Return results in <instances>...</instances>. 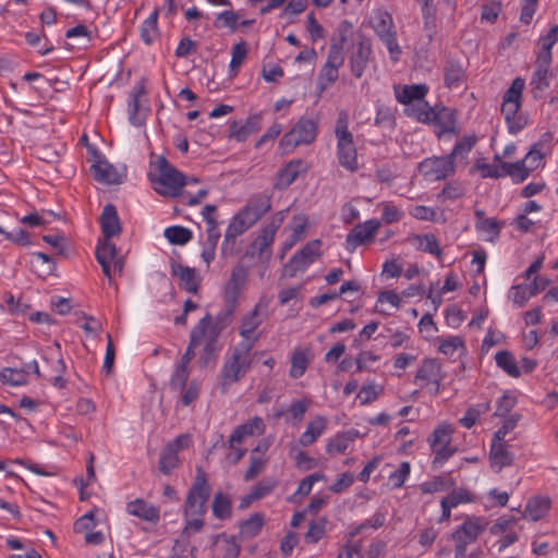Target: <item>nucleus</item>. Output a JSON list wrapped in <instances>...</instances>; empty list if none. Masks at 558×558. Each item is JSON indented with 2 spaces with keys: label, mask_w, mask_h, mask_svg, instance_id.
Here are the masks:
<instances>
[{
  "label": "nucleus",
  "mask_w": 558,
  "mask_h": 558,
  "mask_svg": "<svg viewBox=\"0 0 558 558\" xmlns=\"http://www.w3.org/2000/svg\"><path fill=\"white\" fill-rule=\"evenodd\" d=\"M210 485L207 474L203 468H196L195 478L187 490L183 506L184 534L197 533L204 526V515L206 514V504L210 497Z\"/></svg>",
  "instance_id": "nucleus-1"
},
{
  "label": "nucleus",
  "mask_w": 558,
  "mask_h": 558,
  "mask_svg": "<svg viewBox=\"0 0 558 558\" xmlns=\"http://www.w3.org/2000/svg\"><path fill=\"white\" fill-rule=\"evenodd\" d=\"M254 340H242L234 345L230 353L225 357L220 375L219 387L222 392L240 381L252 368L254 356L258 353H252Z\"/></svg>",
  "instance_id": "nucleus-2"
},
{
  "label": "nucleus",
  "mask_w": 558,
  "mask_h": 558,
  "mask_svg": "<svg viewBox=\"0 0 558 558\" xmlns=\"http://www.w3.org/2000/svg\"><path fill=\"white\" fill-rule=\"evenodd\" d=\"M150 166L154 168L156 175L150 172L149 179L155 184L156 192L160 195L177 197L182 194L183 186L198 182L196 178L186 181L185 175L170 165L165 156H158L155 161H150Z\"/></svg>",
  "instance_id": "nucleus-3"
},
{
  "label": "nucleus",
  "mask_w": 558,
  "mask_h": 558,
  "mask_svg": "<svg viewBox=\"0 0 558 558\" xmlns=\"http://www.w3.org/2000/svg\"><path fill=\"white\" fill-rule=\"evenodd\" d=\"M337 138V158L341 167L350 172L359 170L357 151L353 141V135L349 130V114L341 110L335 126Z\"/></svg>",
  "instance_id": "nucleus-4"
},
{
  "label": "nucleus",
  "mask_w": 558,
  "mask_h": 558,
  "mask_svg": "<svg viewBox=\"0 0 558 558\" xmlns=\"http://www.w3.org/2000/svg\"><path fill=\"white\" fill-rule=\"evenodd\" d=\"M524 87L525 81L522 77H515L502 97L501 113L505 116L508 131L511 134L519 133L526 124V119L518 114L522 105Z\"/></svg>",
  "instance_id": "nucleus-5"
},
{
  "label": "nucleus",
  "mask_w": 558,
  "mask_h": 558,
  "mask_svg": "<svg viewBox=\"0 0 558 558\" xmlns=\"http://www.w3.org/2000/svg\"><path fill=\"white\" fill-rule=\"evenodd\" d=\"M206 320H199L191 330L190 335L196 337V345L202 347L198 352V363L201 367H207L216 363L218 354L221 350L219 344V331L218 328H208Z\"/></svg>",
  "instance_id": "nucleus-6"
},
{
  "label": "nucleus",
  "mask_w": 558,
  "mask_h": 558,
  "mask_svg": "<svg viewBox=\"0 0 558 558\" xmlns=\"http://www.w3.org/2000/svg\"><path fill=\"white\" fill-rule=\"evenodd\" d=\"M486 523L477 517H468L450 535L454 545V558H464L468 546L485 531Z\"/></svg>",
  "instance_id": "nucleus-7"
},
{
  "label": "nucleus",
  "mask_w": 558,
  "mask_h": 558,
  "mask_svg": "<svg viewBox=\"0 0 558 558\" xmlns=\"http://www.w3.org/2000/svg\"><path fill=\"white\" fill-rule=\"evenodd\" d=\"M452 433L453 428L450 424H440L428 437V444L434 453L432 462L434 469L440 468L454 454L456 449L450 446Z\"/></svg>",
  "instance_id": "nucleus-8"
},
{
  "label": "nucleus",
  "mask_w": 558,
  "mask_h": 558,
  "mask_svg": "<svg viewBox=\"0 0 558 558\" xmlns=\"http://www.w3.org/2000/svg\"><path fill=\"white\" fill-rule=\"evenodd\" d=\"M318 132V122L312 119L301 118L294 126L280 140V146L284 150H292L300 145L312 144Z\"/></svg>",
  "instance_id": "nucleus-9"
},
{
  "label": "nucleus",
  "mask_w": 558,
  "mask_h": 558,
  "mask_svg": "<svg viewBox=\"0 0 558 558\" xmlns=\"http://www.w3.org/2000/svg\"><path fill=\"white\" fill-rule=\"evenodd\" d=\"M444 378L440 363L436 359H425L416 371L414 384L421 389H426L432 396H437Z\"/></svg>",
  "instance_id": "nucleus-10"
},
{
  "label": "nucleus",
  "mask_w": 558,
  "mask_h": 558,
  "mask_svg": "<svg viewBox=\"0 0 558 558\" xmlns=\"http://www.w3.org/2000/svg\"><path fill=\"white\" fill-rule=\"evenodd\" d=\"M418 171L427 180L440 181L451 177L456 172V166L448 155L433 156L418 163Z\"/></svg>",
  "instance_id": "nucleus-11"
},
{
  "label": "nucleus",
  "mask_w": 558,
  "mask_h": 558,
  "mask_svg": "<svg viewBox=\"0 0 558 558\" xmlns=\"http://www.w3.org/2000/svg\"><path fill=\"white\" fill-rule=\"evenodd\" d=\"M373 58L371 39L361 36L359 40L352 44L349 51V66L351 74L355 78H361Z\"/></svg>",
  "instance_id": "nucleus-12"
},
{
  "label": "nucleus",
  "mask_w": 558,
  "mask_h": 558,
  "mask_svg": "<svg viewBox=\"0 0 558 558\" xmlns=\"http://www.w3.org/2000/svg\"><path fill=\"white\" fill-rule=\"evenodd\" d=\"M344 62V53L341 52L340 44H330L327 54V60L322 66L318 75V87L325 90L330 85L337 82L339 77V68Z\"/></svg>",
  "instance_id": "nucleus-13"
},
{
  "label": "nucleus",
  "mask_w": 558,
  "mask_h": 558,
  "mask_svg": "<svg viewBox=\"0 0 558 558\" xmlns=\"http://www.w3.org/2000/svg\"><path fill=\"white\" fill-rule=\"evenodd\" d=\"M96 259L105 276L111 280L112 274L121 272L124 266V253L118 246H96Z\"/></svg>",
  "instance_id": "nucleus-14"
},
{
  "label": "nucleus",
  "mask_w": 558,
  "mask_h": 558,
  "mask_svg": "<svg viewBox=\"0 0 558 558\" xmlns=\"http://www.w3.org/2000/svg\"><path fill=\"white\" fill-rule=\"evenodd\" d=\"M551 61L548 59L543 61L542 58L536 57L535 70L530 82L534 98L541 97L542 93L549 87L553 77V73L549 71Z\"/></svg>",
  "instance_id": "nucleus-15"
},
{
  "label": "nucleus",
  "mask_w": 558,
  "mask_h": 558,
  "mask_svg": "<svg viewBox=\"0 0 558 558\" xmlns=\"http://www.w3.org/2000/svg\"><path fill=\"white\" fill-rule=\"evenodd\" d=\"M260 113L248 116L244 122L234 120L229 125V137L236 142H244L250 135L256 133L260 129Z\"/></svg>",
  "instance_id": "nucleus-16"
},
{
  "label": "nucleus",
  "mask_w": 558,
  "mask_h": 558,
  "mask_svg": "<svg viewBox=\"0 0 558 558\" xmlns=\"http://www.w3.org/2000/svg\"><path fill=\"white\" fill-rule=\"evenodd\" d=\"M93 178L102 184H120L122 183V174L107 159L98 157L90 166Z\"/></svg>",
  "instance_id": "nucleus-17"
},
{
  "label": "nucleus",
  "mask_w": 558,
  "mask_h": 558,
  "mask_svg": "<svg viewBox=\"0 0 558 558\" xmlns=\"http://www.w3.org/2000/svg\"><path fill=\"white\" fill-rule=\"evenodd\" d=\"M317 256L318 254L314 252L313 246H303L302 250L284 265L282 275L286 277H294L299 272H303Z\"/></svg>",
  "instance_id": "nucleus-18"
},
{
  "label": "nucleus",
  "mask_w": 558,
  "mask_h": 558,
  "mask_svg": "<svg viewBox=\"0 0 558 558\" xmlns=\"http://www.w3.org/2000/svg\"><path fill=\"white\" fill-rule=\"evenodd\" d=\"M442 71L445 85L449 88H458L466 81L465 66L456 58L448 57L445 60Z\"/></svg>",
  "instance_id": "nucleus-19"
},
{
  "label": "nucleus",
  "mask_w": 558,
  "mask_h": 558,
  "mask_svg": "<svg viewBox=\"0 0 558 558\" xmlns=\"http://www.w3.org/2000/svg\"><path fill=\"white\" fill-rule=\"evenodd\" d=\"M147 94L145 78H141L130 93L128 111L129 120L133 125L140 126L145 121V114L141 112V98Z\"/></svg>",
  "instance_id": "nucleus-20"
},
{
  "label": "nucleus",
  "mask_w": 558,
  "mask_h": 558,
  "mask_svg": "<svg viewBox=\"0 0 558 558\" xmlns=\"http://www.w3.org/2000/svg\"><path fill=\"white\" fill-rule=\"evenodd\" d=\"M126 512L149 523H158L160 520V509L142 498H136L126 504Z\"/></svg>",
  "instance_id": "nucleus-21"
},
{
  "label": "nucleus",
  "mask_w": 558,
  "mask_h": 558,
  "mask_svg": "<svg viewBox=\"0 0 558 558\" xmlns=\"http://www.w3.org/2000/svg\"><path fill=\"white\" fill-rule=\"evenodd\" d=\"M247 278V272L244 266L236 265L232 272L230 280L225 287V301L226 304H236L241 289L244 287Z\"/></svg>",
  "instance_id": "nucleus-22"
},
{
  "label": "nucleus",
  "mask_w": 558,
  "mask_h": 558,
  "mask_svg": "<svg viewBox=\"0 0 558 558\" xmlns=\"http://www.w3.org/2000/svg\"><path fill=\"white\" fill-rule=\"evenodd\" d=\"M380 228L381 222L378 219H369L356 225L348 234L347 241L349 244H363L366 241H373L375 233Z\"/></svg>",
  "instance_id": "nucleus-23"
},
{
  "label": "nucleus",
  "mask_w": 558,
  "mask_h": 558,
  "mask_svg": "<svg viewBox=\"0 0 558 558\" xmlns=\"http://www.w3.org/2000/svg\"><path fill=\"white\" fill-rule=\"evenodd\" d=\"M171 272L180 280V287L190 293H197L199 288V277L194 268L183 266L178 263L171 264Z\"/></svg>",
  "instance_id": "nucleus-24"
},
{
  "label": "nucleus",
  "mask_w": 558,
  "mask_h": 558,
  "mask_svg": "<svg viewBox=\"0 0 558 558\" xmlns=\"http://www.w3.org/2000/svg\"><path fill=\"white\" fill-rule=\"evenodd\" d=\"M490 468L499 473L504 468L513 463V453L507 444H492L489 450Z\"/></svg>",
  "instance_id": "nucleus-25"
},
{
  "label": "nucleus",
  "mask_w": 558,
  "mask_h": 558,
  "mask_svg": "<svg viewBox=\"0 0 558 558\" xmlns=\"http://www.w3.org/2000/svg\"><path fill=\"white\" fill-rule=\"evenodd\" d=\"M327 418L323 415L316 416L307 423L306 429L299 438V444L303 447L313 445L326 430Z\"/></svg>",
  "instance_id": "nucleus-26"
},
{
  "label": "nucleus",
  "mask_w": 558,
  "mask_h": 558,
  "mask_svg": "<svg viewBox=\"0 0 558 558\" xmlns=\"http://www.w3.org/2000/svg\"><path fill=\"white\" fill-rule=\"evenodd\" d=\"M100 223L105 241L120 233V222L117 209L113 205L105 206L100 217Z\"/></svg>",
  "instance_id": "nucleus-27"
},
{
  "label": "nucleus",
  "mask_w": 558,
  "mask_h": 558,
  "mask_svg": "<svg viewBox=\"0 0 558 558\" xmlns=\"http://www.w3.org/2000/svg\"><path fill=\"white\" fill-rule=\"evenodd\" d=\"M32 269L40 277L49 276L56 269V260L51 254L33 252L28 260Z\"/></svg>",
  "instance_id": "nucleus-28"
},
{
  "label": "nucleus",
  "mask_w": 558,
  "mask_h": 558,
  "mask_svg": "<svg viewBox=\"0 0 558 558\" xmlns=\"http://www.w3.org/2000/svg\"><path fill=\"white\" fill-rule=\"evenodd\" d=\"M254 225L248 217L244 215V211L236 214L230 221L226 235L225 243L234 242L236 236L243 234L246 230Z\"/></svg>",
  "instance_id": "nucleus-29"
},
{
  "label": "nucleus",
  "mask_w": 558,
  "mask_h": 558,
  "mask_svg": "<svg viewBox=\"0 0 558 558\" xmlns=\"http://www.w3.org/2000/svg\"><path fill=\"white\" fill-rule=\"evenodd\" d=\"M302 167V160L290 161L283 169L279 171L276 187L283 190L290 186L298 179Z\"/></svg>",
  "instance_id": "nucleus-30"
},
{
  "label": "nucleus",
  "mask_w": 558,
  "mask_h": 558,
  "mask_svg": "<svg viewBox=\"0 0 558 558\" xmlns=\"http://www.w3.org/2000/svg\"><path fill=\"white\" fill-rule=\"evenodd\" d=\"M550 508V499L548 497L531 498L524 509V517L537 521L544 518Z\"/></svg>",
  "instance_id": "nucleus-31"
},
{
  "label": "nucleus",
  "mask_w": 558,
  "mask_h": 558,
  "mask_svg": "<svg viewBox=\"0 0 558 558\" xmlns=\"http://www.w3.org/2000/svg\"><path fill=\"white\" fill-rule=\"evenodd\" d=\"M271 208L270 198L267 196H257L251 198L247 205L242 209L244 215L254 223Z\"/></svg>",
  "instance_id": "nucleus-32"
},
{
  "label": "nucleus",
  "mask_w": 558,
  "mask_h": 558,
  "mask_svg": "<svg viewBox=\"0 0 558 558\" xmlns=\"http://www.w3.org/2000/svg\"><path fill=\"white\" fill-rule=\"evenodd\" d=\"M262 319L259 317L258 306H255L250 313H247L242 320L240 327V336L243 340H254V344L257 341V337H253L252 333L260 326Z\"/></svg>",
  "instance_id": "nucleus-33"
},
{
  "label": "nucleus",
  "mask_w": 558,
  "mask_h": 558,
  "mask_svg": "<svg viewBox=\"0 0 558 558\" xmlns=\"http://www.w3.org/2000/svg\"><path fill=\"white\" fill-rule=\"evenodd\" d=\"M422 19L423 29L426 33L428 43H432L437 33L438 27L436 8L432 4V2L422 3Z\"/></svg>",
  "instance_id": "nucleus-34"
},
{
  "label": "nucleus",
  "mask_w": 558,
  "mask_h": 558,
  "mask_svg": "<svg viewBox=\"0 0 558 558\" xmlns=\"http://www.w3.org/2000/svg\"><path fill=\"white\" fill-rule=\"evenodd\" d=\"M235 311V304H226V311L220 312L216 317H213L210 314H206L201 320H206V326L208 328H214L219 331V335L226 329L232 319V315Z\"/></svg>",
  "instance_id": "nucleus-35"
},
{
  "label": "nucleus",
  "mask_w": 558,
  "mask_h": 558,
  "mask_svg": "<svg viewBox=\"0 0 558 558\" xmlns=\"http://www.w3.org/2000/svg\"><path fill=\"white\" fill-rule=\"evenodd\" d=\"M428 88L426 85H405L398 92L396 97L400 104L408 105L414 100H423L425 95L427 94Z\"/></svg>",
  "instance_id": "nucleus-36"
},
{
  "label": "nucleus",
  "mask_w": 558,
  "mask_h": 558,
  "mask_svg": "<svg viewBox=\"0 0 558 558\" xmlns=\"http://www.w3.org/2000/svg\"><path fill=\"white\" fill-rule=\"evenodd\" d=\"M211 508H213V513L217 519H219V520L229 519L232 514L231 498L228 495H226L221 492H218L214 496Z\"/></svg>",
  "instance_id": "nucleus-37"
},
{
  "label": "nucleus",
  "mask_w": 558,
  "mask_h": 558,
  "mask_svg": "<svg viewBox=\"0 0 558 558\" xmlns=\"http://www.w3.org/2000/svg\"><path fill=\"white\" fill-rule=\"evenodd\" d=\"M178 453L179 452H177L175 449L169 448L167 446L162 449L158 462V470L162 474L169 475L180 465L181 461Z\"/></svg>",
  "instance_id": "nucleus-38"
},
{
  "label": "nucleus",
  "mask_w": 558,
  "mask_h": 558,
  "mask_svg": "<svg viewBox=\"0 0 558 558\" xmlns=\"http://www.w3.org/2000/svg\"><path fill=\"white\" fill-rule=\"evenodd\" d=\"M496 364L499 368L506 372L511 377L520 376V368L515 362L514 356L509 351H499L495 355Z\"/></svg>",
  "instance_id": "nucleus-39"
},
{
  "label": "nucleus",
  "mask_w": 558,
  "mask_h": 558,
  "mask_svg": "<svg viewBox=\"0 0 558 558\" xmlns=\"http://www.w3.org/2000/svg\"><path fill=\"white\" fill-rule=\"evenodd\" d=\"M373 28L378 37L395 31L392 16L385 10L376 11L373 21Z\"/></svg>",
  "instance_id": "nucleus-40"
},
{
  "label": "nucleus",
  "mask_w": 558,
  "mask_h": 558,
  "mask_svg": "<svg viewBox=\"0 0 558 558\" xmlns=\"http://www.w3.org/2000/svg\"><path fill=\"white\" fill-rule=\"evenodd\" d=\"M282 221L283 214L282 211H279L271 219V221L262 230L257 240H255L253 244H271L275 239V234L277 230L280 228Z\"/></svg>",
  "instance_id": "nucleus-41"
},
{
  "label": "nucleus",
  "mask_w": 558,
  "mask_h": 558,
  "mask_svg": "<svg viewBox=\"0 0 558 558\" xmlns=\"http://www.w3.org/2000/svg\"><path fill=\"white\" fill-rule=\"evenodd\" d=\"M158 10H155L141 26V38L146 45H150L158 36Z\"/></svg>",
  "instance_id": "nucleus-42"
},
{
  "label": "nucleus",
  "mask_w": 558,
  "mask_h": 558,
  "mask_svg": "<svg viewBox=\"0 0 558 558\" xmlns=\"http://www.w3.org/2000/svg\"><path fill=\"white\" fill-rule=\"evenodd\" d=\"M558 41V25H554L549 28L546 35L541 37L542 49L537 54V58H542V60H553L551 49L554 45Z\"/></svg>",
  "instance_id": "nucleus-43"
},
{
  "label": "nucleus",
  "mask_w": 558,
  "mask_h": 558,
  "mask_svg": "<svg viewBox=\"0 0 558 558\" xmlns=\"http://www.w3.org/2000/svg\"><path fill=\"white\" fill-rule=\"evenodd\" d=\"M264 526V517L260 513H254L240 524L241 534L244 537H255Z\"/></svg>",
  "instance_id": "nucleus-44"
},
{
  "label": "nucleus",
  "mask_w": 558,
  "mask_h": 558,
  "mask_svg": "<svg viewBox=\"0 0 558 558\" xmlns=\"http://www.w3.org/2000/svg\"><path fill=\"white\" fill-rule=\"evenodd\" d=\"M163 235L170 244H186L192 240V231L182 226L166 228Z\"/></svg>",
  "instance_id": "nucleus-45"
},
{
  "label": "nucleus",
  "mask_w": 558,
  "mask_h": 558,
  "mask_svg": "<svg viewBox=\"0 0 558 558\" xmlns=\"http://www.w3.org/2000/svg\"><path fill=\"white\" fill-rule=\"evenodd\" d=\"M310 364V359L304 351H295L291 357L290 377L296 379L304 375Z\"/></svg>",
  "instance_id": "nucleus-46"
},
{
  "label": "nucleus",
  "mask_w": 558,
  "mask_h": 558,
  "mask_svg": "<svg viewBox=\"0 0 558 558\" xmlns=\"http://www.w3.org/2000/svg\"><path fill=\"white\" fill-rule=\"evenodd\" d=\"M276 487V481L274 480H264L258 482L251 493L243 499L242 506L248 504L250 501L262 499L272 492Z\"/></svg>",
  "instance_id": "nucleus-47"
},
{
  "label": "nucleus",
  "mask_w": 558,
  "mask_h": 558,
  "mask_svg": "<svg viewBox=\"0 0 558 558\" xmlns=\"http://www.w3.org/2000/svg\"><path fill=\"white\" fill-rule=\"evenodd\" d=\"M247 53H248V46H247V43L244 40L236 43L232 47V51H231L232 57H231V61L229 64V69L231 72H234V73L238 72V70L240 69V66L243 64L244 60L246 59Z\"/></svg>",
  "instance_id": "nucleus-48"
},
{
  "label": "nucleus",
  "mask_w": 558,
  "mask_h": 558,
  "mask_svg": "<svg viewBox=\"0 0 558 558\" xmlns=\"http://www.w3.org/2000/svg\"><path fill=\"white\" fill-rule=\"evenodd\" d=\"M307 219L305 216H295L289 225L290 244H295L304 239L307 229Z\"/></svg>",
  "instance_id": "nucleus-49"
},
{
  "label": "nucleus",
  "mask_w": 558,
  "mask_h": 558,
  "mask_svg": "<svg viewBox=\"0 0 558 558\" xmlns=\"http://www.w3.org/2000/svg\"><path fill=\"white\" fill-rule=\"evenodd\" d=\"M239 13L232 10H226L219 13L215 20V27L229 28L234 33L238 28Z\"/></svg>",
  "instance_id": "nucleus-50"
},
{
  "label": "nucleus",
  "mask_w": 558,
  "mask_h": 558,
  "mask_svg": "<svg viewBox=\"0 0 558 558\" xmlns=\"http://www.w3.org/2000/svg\"><path fill=\"white\" fill-rule=\"evenodd\" d=\"M476 143L475 136H464L461 141H459L452 151L448 154L451 160L454 161L456 158L465 159L469 153L472 150L473 146Z\"/></svg>",
  "instance_id": "nucleus-51"
},
{
  "label": "nucleus",
  "mask_w": 558,
  "mask_h": 558,
  "mask_svg": "<svg viewBox=\"0 0 558 558\" xmlns=\"http://www.w3.org/2000/svg\"><path fill=\"white\" fill-rule=\"evenodd\" d=\"M190 377L189 366L177 364L170 378V387L172 390H183Z\"/></svg>",
  "instance_id": "nucleus-52"
},
{
  "label": "nucleus",
  "mask_w": 558,
  "mask_h": 558,
  "mask_svg": "<svg viewBox=\"0 0 558 558\" xmlns=\"http://www.w3.org/2000/svg\"><path fill=\"white\" fill-rule=\"evenodd\" d=\"M0 378L3 384L11 386H22L27 383L26 373L22 369L3 368L0 373Z\"/></svg>",
  "instance_id": "nucleus-53"
},
{
  "label": "nucleus",
  "mask_w": 558,
  "mask_h": 558,
  "mask_svg": "<svg viewBox=\"0 0 558 558\" xmlns=\"http://www.w3.org/2000/svg\"><path fill=\"white\" fill-rule=\"evenodd\" d=\"M351 441L352 439L347 434H337L333 438H331L328 441L326 450L330 454L343 453L350 446Z\"/></svg>",
  "instance_id": "nucleus-54"
},
{
  "label": "nucleus",
  "mask_w": 558,
  "mask_h": 558,
  "mask_svg": "<svg viewBox=\"0 0 558 558\" xmlns=\"http://www.w3.org/2000/svg\"><path fill=\"white\" fill-rule=\"evenodd\" d=\"M239 427L241 428V430L245 435V437L263 435L266 429L264 420L259 416L252 417L244 424L239 425Z\"/></svg>",
  "instance_id": "nucleus-55"
},
{
  "label": "nucleus",
  "mask_w": 558,
  "mask_h": 558,
  "mask_svg": "<svg viewBox=\"0 0 558 558\" xmlns=\"http://www.w3.org/2000/svg\"><path fill=\"white\" fill-rule=\"evenodd\" d=\"M529 293L527 288L523 283L515 284L510 288L508 298L512 301L513 305L521 308L532 298Z\"/></svg>",
  "instance_id": "nucleus-56"
},
{
  "label": "nucleus",
  "mask_w": 558,
  "mask_h": 558,
  "mask_svg": "<svg viewBox=\"0 0 558 558\" xmlns=\"http://www.w3.org/2000/svg\"><path fill=\"white\" fill-rule=\"evenodd\" d=\"M326 520L322 519L319 522L312 521L308 524V530L305 533V542L308 544L318 543L325 535Z\"/></svg>",
  "instance_id": "nucleus-57"
},
{
  "label": "nucleus",
  "mask_w": 558,
  "mask_h": 558,
  "mask_svg": "<svg viewBox=\"0 0 558 558\" xmlns=\"http://www.w3.org/2000/svg\"><path fill=\"white\" fill-rule=\"evenodd\" d=\"M411 472V465L409 462H401L398 470L390 473L388 480L391 483L392 488H400L405 483Z\"/></svg>",
  "instance_id": "nucleus-58"
},
{
  "label": "nucleus",
  "mask_w": 558,
  "mask_h": 558,
  "mask_svg": "<svg viewBox=\"0 0 558 558\" xmlns=\"http://www.w3.org/2000/svg\"><path fill=\"white\" fill-rule=\"evenodd\" d=\"M379 39L387 47V49L389 51V54H390V59L393 62H397L399 60L402 51H401V48H400V46L398 44L396 31H393V32H391L389 34H386L384 36H380Z\"/></svg>",
  "instance_id": "nucleus-59"
},
{
  "label": "nucleus",
  "mask_w": 558,
  "mask_h": 558,
  "mask_svg": "<svg viewBox=\"0 0 558 558\" xmlns=\"http://www.w3.org/2000/svg\"><path fill=\"white\" fill-rule=\"evenodd\" d=\"M460 349H464V342L463 339L458 336L444 339L438 348L439 352L448 356H452Z\"/></svg>",
  "instance_id": "nucleus-60"
},
{
  "label": "nucleus",
  "mask_w": 558,
  "mask_h": 558,
  "mask_svg": "<svg viewBox=\"0 0 558 558\" xmlns=\"http://www.w3.org/2000/svg\"><path fill=\"white\" fill-rule=\"evenodd\" d=\"M52 216L53 214L51 211L32 213L22 217L20 221L26 227L34 228L48 223L50 221L49 217Z\"/></svg>",
  "instance_id": "nucleus-61"
},
{
  "label": "nucleus",
  "mask_w": 558,
  "mask_h": 558,
  "mask_svg": "<svg viewBox=\"0 0 558 558\" xmlns=\"http://www.w3.org/2000/svg\"><path fill=\"white\" fill-rule=\"evenodd\" d=\"M442 500L445 501V504L447 502L452 508H456L461 504L472 501V496L469 490L459 488L452 490L449 495L445 496Z\"/></svg>",
  "instance_id": "nucleus-62"
},
{
  "label": "nucleus",
  "mask_w": 558,
  "mask_h": 558,
  "mask_svg": "<svg viewBox=\"0 0 558 558\" xmlns=\"http://www.w3.org/2000/svg\"><path fill=\"white\" fill-rule=\"evenodd\" d=\"M464 195V187L461 183L451 181L445 184L438 198L457 199Z\"/></svg>",
  "instance_id": "nucleus-63"
},
{
  "label": "nucleus",
  "mask_w": 558,
  "mask_h": 558,
  "mask_svg": "<svg viewBox=\"0 0 558 558\" xmlns=\"http://www.w3.org/2000/svg\"><path fill=\"white\" fill-rule=\"evenodd\" d=\"M414 113L415 118L420 122L424 123L436 121L437 119V113L435 112V110L432 107H429L428 104L425 101L418 102L416 105V107L414 108Z\"/></svg>",
  "instance_id": "nucleus-64"
}]
</instances>
